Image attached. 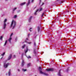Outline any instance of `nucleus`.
Segmentation results:
<instances>
[{
    "mask_svg": "<svg viewBox=\"0 0 76 76\" xmlns=\"http://www.w3.org/2000/svg\"><path fill=\"white\" fill-rule=\"evenodd\" d=\"M34 0H31V3H34Z\"/></svg>",
    "mask_w": 76,
    "mask_h": 76,
    "instance_id": "2f4dec72",
    "label": "nucleus"
},
{
    "mask_svg": "<svg viewBox=\"0 0 76 76\" xmlns=\"http://www.w3.org/2000/svg\"><path fill=\"white\" fill-rule=\"evenodd\" d=\"M36 50V49H34V54H35V53H36V52H35Z\"/></svg>",
    "mask_w": 76,
    "mask_h": 76,
    "instance_id": "b1692460",
    "label": "nucleus"
},
{
    "mask_svg": "<svg viewBox=\"0 0 76 76\" xmlns=\"http://www.w3.org/2000/svg\"><path fill=\"white\" fill-rule=\"evenodd\" d=\"M31 1V0H28V3L26 4V6H28L30 4V1Z\"/></svg>",
    "mask_w": 76,
    "mask_h": 76,
    "instance_id": "f8f14e48",
    "label": "nucleus"
},
{
    "mask_svg": "<svg viewBox=\"0 0 76 76\" xmlns=\"http://www.w3.org/2000/svg\"><path fill=\"white\" fill-rule=\"evenodd\" d=\"M38 31L39 32V27H38Z\"/></svg>",
    "mask_w": 76,
    "mask_h": 76,
    "instance_id": "7c9ffc66",
    "label": "nucleus"
},
{
    "mask_svg": "<svg viewBox=\"0 0 76 76\" xmlns=\"http://www.w3.org/2000/svg\"><path fill=\"white\" fill-rule=\"evenodd\" d=\"M26 42H27V43H28L29 44H31V42H26V41H25Z\"/></svg>",
    "mask_w": 76,
    "mask_h": 76,
    "instance_id": "393cba45",
    "label": "nucleus"
},
{
    "mask_svg": "<svg viewBox=\"0 0 76 76\" xmlns=\"http://www.w3.org/2000/svg\"><path fill=\"white\" fill-rule=\"evenodd\" d=\"M6 24L4 23L3 25V29H5L6 28Z\"/></svg>",
    "mask_w": 76,
    "mask_h": 76,
    "instance_id": "1a4fd4ad",
    "label": "nucleus"
},
{
    "mask_svg": "<svg viewBox=\"0 0 76 76\" xmlns=\"http://www.w3.org/2000/svg\"><path fill=\"white\" fill-rule=\"evenodd\" d=\"M26 50H25V53H26L28 52V50L29 51H30V50L29 49H28V47H26Z\"/></svg>",
    "mask_w": 76,
    "mask_h": 76,
    "instance_id": "9b49d317",
    "label": "nucleus"
},
{
    "mask_svg": "<svg viewBox=\"0 0 76 76\" xmlns=\"http://www.w3.org/2000/svg\"><path fill=\"white\" fill-rule=\"evenodd\" d=\"M66 72H67L68 71H69V68H68L66 70Z\"/></svg>",
    "mask_w": 76,
    "mask_h": 76,
    "instance_id": "bb28decb",
    "label": "nucleus"
},
{
    "mask_svg": "<svg viewBox=\"0 0 76 76\" xmlns=\"http://www.w3.org/2000/svg\"><path fill=\"white\" fill-rule=\"evenodd\" d=\"M43 4H44V3H42V5H43Z\"/></svg>",
    "mask_w": 76,
    "mask_h": 76,
    "instance_id": "79ce46f5",
    "label": "nucleus"
},
{
    "mask_svg": "<svg viewBox=\"0 0 76 76\" xmlns=\"http://www.w3.org/2000/svg\"><path fill=\"white\" fill-rule=\"evenodd\" d=\"M60 0H57V1H60Z\"/></svg>",
    "mask_w": 76,
    "mask_h": 76,
    "instance_id": "ea45409f",
    "label": "nucleus"
},
{
    "mask_svg": "<svg viewBox=\"0 0 76 76\" xmlns=\"http://www.w3.org/2000/svg\"><path fill=\"white\" fill-rule=\"evenodd\" d=\"M25 46H26V45H23L22 46V48H25Z\"/></svg>",
    "mask_w": 76,
    "mask_h": 76,
    "instance_id": "4be33fe9",
    "label": "nucleus"
},
{
    "mask_svg": "<svg viewBox=\"0 0 76 76\" xmlns=\"http://www.w3.org/2000/svg\"><path fill=\"white\" fill-rule=\"evenodd\" d=\"M3 39V37L2 36H1L0 37V40H2Z\"/></svg>",
    "mask_w": 76,
    "mask_h": 76,
    "instance_id": "5701e85b",
    "label": "nucleus"
},
{
    "mask_svg": "<svg viewBox=\"0 0 76 76\" xmlns=\"http://www.w3.org/2000/svg\"><path fill=\"white\" fill-rule=\"evenodd\" d=\"M31 63L28 64L27 65V67H29L30 66H31Z\"/></svg>",
    "mask_w": 76,
    "mask_h": 76,
    "instance_id": "a211bd4d",
    "label": "nucleus"
},
{
    "mask_svg": "<svg viewBox=\"0 0 76 76\" xmlns=\"http://www.w3.org/2000/svg\"><path fill=\"white\" fill-rule=\"evenodd\" d=\"M34 45L35 47L36 46V43H35V42H34Z\"/></svg>",
    "mask_w": 76,
    "mask_h": 76,
    "instance_id": "c85d7f7f",
    "label": "nucleus"
},
{
    "mask_svg": "<svg viewBox=\"0 0 76 76\" xmlns=\"http://www.w3.org/2000/svg\"><path fill=\"white\" fill-rule=\"evenodd\" d=\"M3 57H2L1 58V59H2V58H3Z\"/></svg>",
    "mask_w": 76,
    "mask_h": 76,
    "instance_id": "37998d69",
    "label": "nucleus"
},
{
    "mask_svg": "<svg viewBox=\"0 0 76 76\" xmlns=\"http://www.w3.org/2000/svg\"><path fill=\"white\" fill-rule=\"evenodd\" d=\"M54 70L53 68H49L46 69V71H48V72H49L50 71L51 72H53Z\"/></svg>",
    "mask_w": 76,
    "mask_h": 76,
    "instance_id": "423d86ee",
    "label": "nucleus"
},
{
    "mask_svg": "<svg viewBox=\"0 0 76 76\" xmlns=\"http://www.w3.org/2000/svg\"><path fill=\"white\" fill-rule=\"evenodd\" d=\"M12 54H10L8 58V60H10V59H11V58H12Z\"/></svg>",
    "mask_w": 76,
    "mask_h": 76,
    "instance_id": "0eeeda50",
    "label": "nucleus"
},
{
    "mask_svg": "<svg viewBox=\"0 0 76 76\" xmlns=\"http://www.w3.org/2000/svg\"><path fill=\"white\" fill-rule=\"evenodd\" d=\"M14 58H16V56L14 55Z\"/></svg>",
    "mask_w": 76,
    "mask_h": 76,
    "instance_id": "f704fd0d",
    "label": "nucleus"
},
{
    "mask_svg": "<svg viewBox=\"0 0 76 76\" xmlns=\"http://www.w3.org/2000/svg\"><path fill=\"white\" fill-rule=\"evenodd\" d=\"M15 26H16V21L13 20L11 22L10 27L11 28L12 27V29H14Z\"/></svg>",
    "mask_w": 76,
    "mask_h": 76,
    "instance_id": "f257e3e1",
    "label": "nucleus"
},
{
    "mask_svg": "<svg viewBox=\"0 0 76 76\" xmlns=\"http://www.w3.org/2000/svg\"><path fill=\"white\" fill-rule=\"evenodd\" d=\"M8 0H5V1H7Z\"/></svg>",
    "mask_w": 76,
    "mask_h": 76,
    "instance_id": "49530a36",
    "label": "nucleus"
},
{
    "mask_svg": "<svg viewBox=\"0 0 76 76\" xmlns=\"http://www.w3.org/2000/svg\"><path fill=\"white\" fill-rule=\"evenodd\" d=\"M17 9V8L16 7L14 8L13 10V12H15V10H16Z\"/></svg>",
    "mask_w": 76,
    "mask_h": 76,
    "instance_id": "dca6fc26",
    "label": "nucleus"
},
{
    "mask_svg": "<svg viewBox=\"0 0 76 76\" xmlns=\"http://www.w3.org/2000/svg\"><path fill=\"white\" fill-rule=\"evenodd\" d=\"M7 21V19H5L4 21V23H6Z\"/></svg>",
    "mask_w": 76,
    "mask_h": 76,
    "instance_id": "2eb2a0df",
    "label": "nucleus"
},
{
    "mask_svg": "<svg viewBox=\"0 0 76 76\" xmlns=\"http://www.w3.org/2000/svg\"><path fill=\"white\" fill-rule=\"evenodd\" d=\"M13 33H11V34L10 35V37L9 39H8V41H9V42H10V43H11V40L12 39V36L13 35Z\"/></svg>",
    "mask_w": 76,
    "mask_h": 76,
    "instance_id": "39448f33",
    "label": "nucleus"
},
{
    "mask_svg": "<svg viewBox=\"0 0 76 76\" xmlns=\"http://www.w3.org/2000/svg\"><path fill=\"white\" fill-rule=\"evenodd\" d=\"M26 39L27 40H28V39L27 38V39Z\"/></svg>",
    "mask_w": 76,
    "mask_h": 76,
    "instance_id": "c03bdc74",
    "label": "nucleus"
},
{
    "mask_svg": "<svg viewBox=\"0 0 76 76\" xmlns=\"http://www.w3.org/2000/svg\"><path fill=\"white\" fill-rule=\"evenodd\" d=\"M5 54V53H4L3 54H1V56H4V55Z\"/></svg>",
    "mask_w": 76,
    "mask_h": 76,
    "instance_id": "c756f323",
    "label": "nucleus"
},
{
    "mask_svg": "<svg viewBox=\"0 0 76 76\" xmlns=\"http://www.w3.org/2000/svg\"><path fill=\"white\" fill-rule=\"evenodd\" d=\"M41 0H40V2L39 3V4H40V3H41Z\"/></svg>",
    "mask_w": 76,
    "mask_h": 76,
    "instance_id": "4c0bfd02",
    "label": "nucleus"
},
{
    "mask_svg": "<svg viewBox=\"0 0 76 76\" xmlns=\"http://www.w3.org/2000/svg\"><path fill=\"white\" fill-rule=\"evenodd\" d=\"M23 53L22 54V57H23Z\"/></svg>",
    "mask_w": 76,
    "mask_h": 76,
    "instance_id": "e433bc0d",
    "label": "nucleus"
},
{
    "mask_svg": "<svg viewBox=\"0 0 76 76\" xmlns=\"http://www.w3.org/2000/svg\"><path fill=\"white\" fill-rule=\"evenodd\" d=\"M24 64H25V62H24V60H23L21 63L22 67H23V66H24Z\"/></svg>",
    "mask_w": 76,
    "mask_h": 76,
    "instance_id": "6e6552de",
    "label": "nucleus"
},
{
    "mask_svg": "<svg viewBox=\"0 0 76 76\" xmlns=\"http://www.w3.org/2000/svg\"><path fill=\"white\" fill-rule=\"evenodd\" d=\"M35 76H36V75H35Z\"/></svg>",
    "mask_w": 76,
    "mask_h": 76,
    "instance_id": "de8ad7c7",
    "label": "nucleus"
},
{
    "mask_svg": "<svg viewBox=\"0 0 76 76\" xmlns=\"http://www.w3.org/2000/svg\"><path fill=\"white\" fill-rule=\"evenodd\" d=\"M7 41L6 40L5 44L4 45V46H5V45H6V44H7Z\"/></svg>",
    "mask_w": 76,
    "mask_h": 76,
    "instance_id": "f3484780",
    "label": "nucleus"
},
{
    "mask_svg": "<svg viewBox=\"0 0 76 76\" xmlns=\"http://www.w3.org/2000/svg\"><path fill=\"white\" fill-rule=\"evenodd\" d=\"M42 10V8H40L39 9H37V10H36L35 12L34 15H37V12H41V11Z\"/></svg>",
    "mask_w": 76,
    "mask_h": 76,
    "instance_id": "7ed1b4c3",
    "label": "nucleus"
},
{
    "mask_svg": "<svg viewBox=\"0 0 76 76\" xmlns=\"http://www.w3.org/2000/svg\"><path fill=\"white\" fill-rule=\"evenodd\" d=\"M20 52H19V54H20Z\"/></svg>",
    "mask_w": 76,
    "mask_h": 76,
    "instance_id": "a18cd8bd",
    "label": "nucleus"
},
{
    "mask_svg": "<svg viewBox=\"0 0 76 76\" xmlns=\"http://www.w3.org/2000/svg\"><path fill=\"white\" fill-rule=\"evenodd\" d=\"M39 69L40 70V73H41V74H43V75H45V76H48V74L45 73L44 72L41 71V69H42V68L40 66L39 67Z\"/></svg>",
    "mask_w": 76,
    "mask_h": 76,
    "instance_id": "f03ea898",
    "label": "nucleus"
},
{
    "mask_svg": "<svg viewBox=\"0 0 76 76\" xmlns=\"http://www.w3.org/2000/svg\"><path fill=\"white\" fill-rule=\"evenodd\" d=\"M22 71H23V72H26V71L27 70H26V69H22Z\"/></svg>",
    "mask_w": 76,
    "mask_h": 76,
    "instance_id": "6ab92c4d",
    "label": "nucleus"
},
{
    "mask_svg": "<svg viewBox=\"0 0 76 76\" xmlns=\"http://www.w3.org/2000/svg\"><path fill=\"white\" fill-rule=\"evenodd\" d=\"M20 12V10H19L17 12V13H19V12Z\"/></svg>",
    "mask_w": 76,
    "mask_h": 76,
    "instance_id": "473e14b6",
    "label": "nucleus"
},
{
    "mask_svg": "<svg viewBox=\"0 0 76 76\" xmlns=\"http://www.w3.org/2000/svg\"><path fill=\"white\" fill-rule=\"evenodd\" d=\"M30 35V34H28V36L29 37V35Z\"/></svg>",
    "mask_w": 76,
    "mask_h": 76,
    "instance_id": "58836bf2",
    "label": "nucleus"
},
{
    "mask_svg": "<svg viewBox=\"0 0 76 76\" xmlns=\"http://www.w3.org/2000/svg\"><path fill=\"white\" fill-rule=\"evenodd\" d=\"M18 39V38L17 37L15 38V41H17V40Z\"/></svg>",
    "mask_w": 76,
    "mask_h": 76,
    "instance_id": "72a5a7b5",
    "label": "nucleus"
},
{
    "mask_svg": "<svg viewBox=\"0 0 76 76\" xmlns=\"http://www.w3.org/2000/svg\"><path fill=\"white\" fill-rule=\"evenodd\" d=\"M25 4H26V2L22 3L20 4V5L21 6H23V5H24Z\"/></svg>",
    "mask_w": 76,
    "mask_h": 76,
    "instance_id": "4468645a",
    "label": "nucleus"
},
{
    "mask_svg": "<svg viewBox=\"0 0 76 76\" xmlns=\"http://www.w3.org/2000/svg\"><path fill=\"white\" fill-rule=\"evenodd\" d=\"M6 62H4V67H5V68H6L7 67V66L9 65V63H7V64H6Z\"/></svg>",
    "mask_w": 76,
    "mask_h": 76,
    "instance_id": "20e7f679",
    "label": "nucleus"
},
{
    "mask_svg": "<svg viewBox=\"0 0 76 76\" xmlns=\"http://www.w3.org/2000/svg\"><path fill=\"white\" fill-rule=\"evenodd\" d=\"M36 33H37V32H35V34H34L35 35V34H36Z\"/></svg>",
    "mask_w": 76,
    "mask_h": 76,
    "instance_id": "a19ab883",
    "label": "nucleus"
},
{
    "mask_svg": "<svg viewBox=\"0 0 76 76\" xmlns=\"http://www.w3.org/2000/svg\"><path fill=\"white\" fill-rule=\"evenodd\" d=\"M32 16H30L29 18L28 19V22H31V19H32Z\"/></svg>",
    "mask_w": 76,
    "mask_h": 76,
    "instance_id": "9d476101",
    "label": "nucleus"
},
{
    "mask_svg": "<svg viewBox=\"0 0 76 76\" xmlns=\"http://www.w3.org/2000/svg\"><path fill=\"white\" fill-rule=\"evenodd\" d=\"M44 13H43L41 16V18L43 16H44Z\"/></svg>",
    "mask_w": 76,
    "mask_h": 76,
    "instance_id": "a878e982",
    "label": "nucleus"
},
{
    "mask_svg": "<svg viewBox=\"0 0 76 76\" xmlns=\"http://www.w3.org/2000/svg\"><path fill=\"white\" fill-rule=\"evenodd\" d=\"M10 72H11V70L10 69L9 70V71L8 72V75H9V76H10Z\"/></svg>",
    "mask_w": 76,
    "mask_h": 76,
    "instance_id": "ddd939ff",
    "label": "nucleus"
},
{
    "mask_svg": "<svg viewBox=\"0 0 76 76\" xmlns=\"http://www.w3.org/2000/svg\"><path fill=\"white\" fill-rule=\"evenodd\" d=\"M32 29V28H30V29H29V31L30 32H31V31H32V30H31Z\"/></svg>",
    "mask_w": 76,
    "mask_h": 76,
    "instance_id": "cd10ccee",
    "label": "nucleus"
},
{
    "mask_svg": "<svg viewBox=\"0 0 76 76\" xmlns=\"http://www.w3.org/2000/svg\"><path fill=\"white\" fill-rule=\"evenodd\" d=\"M17 18V15H15L14 16V18L15 19V18Z\"/></svg>",
    "mask_w": 76,
    "mask_h": 76,
    "instance_id": "412c9836",
    "label": "nucleus"
},
{
    "mask_svg": "<svg viewBox=\"0 0 76 76\" xmlns=\"http://www.w3.org/2000/svg\"><path fill=\"white\" fill-rule=\"evenodd\" d=\"M25 56L26 57L28 58H31V56H29L28 57H27V56H26V54L25 55Z\"/></svg>",
    "mask_w": 76,
    "mask_h": 76,
    "instance_id": "aec40b11",
    "label": "nucleus"
},
{
    "mask_svg": "<svg viewBox=\"0 0 76 76\" xmlns=\"http://www.w3.org/2000/svg\"><path fill=\"white\" fill-rule=\"evenodd\" d=\"M18 72H20V69H18Z\"/></svg>",
    "mask_w": 76,
    "mask_h": 76,
    "instance_id": "c9c22d12",
    "label": "nucleus"
}]
</instances>
